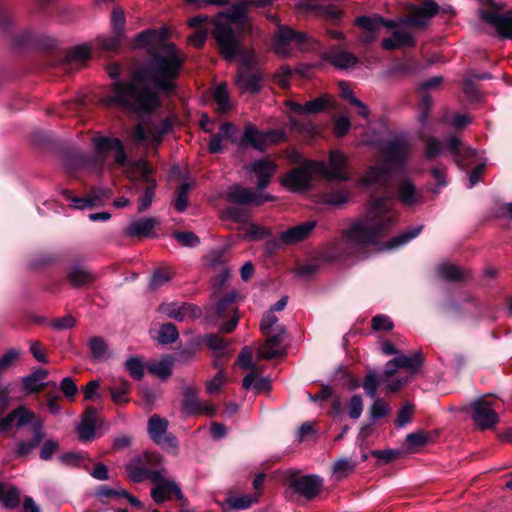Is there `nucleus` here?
<instances>
[{
  "label": "nucleus",
  "mask_w": 512,
  "mask_h": 512,
  "mask_svg": "<svg viewBox=\"0 0 512 512\" xmlns=\"http://www.w3.org/2000/svg\"><path fill=\"white\" fill-rule=\"evenodd\" d=\"M169 422L157 414H153L147 424V432L151 440L161 448L176 452L178 441L174 435L168 432Z\"/></svg>",
  "instance_id": "obj_13"
},
{
  "label": "nucleus",
  "mask_w": 512,
  "mask_h": 512,
  "mask_svg": "<svg viewBox=\"0 0 512 512\" xmlns=\"http://www.w3.org/2000/svg\"><path fill=\"white\" fill-rule=\"evenodd\" d=\"M166 468L160 466L153 474L154 487L151 489V497L157 503L161 504L171 498L174 494L178 500H183L184 495L179 485L172 479L166 477Z\"/></svg>",
  "instance_id": "obj_11"
},
{
  "label": "nucleus",
  "mask_w": 512,
  "mask_h": 512,
  "mask_svg": "<svg viewBox=\"0 0 512 512\" xmlns=\"http://www.w3.org/2000/svg\"><path fill=\"white\" fill-rule=\"evenodd\" d=\"M166 27L146 29L137 34V46L148 50L145 66L136 71L127 81L117 80L121 74L120 65L108 66V74L116 81L112 84L111 95L104 98L106 105H117L136 114H148L160 105L158 91L165 94L175 92L174 80L183 66V57L177 47L169 42Z\"/></svg>",
  "instance_id": "obj_1"
},
{
  "label": "nucleus",
  "mask_w": 512,
  "mask_h": 512,
  "mask_svg": "<svg viewBox=\"0 0 512 512\" xmlns=\"http://www.w3.org/2000/svg\"><path fill=\"white\" fill-rule=\"evenodd\" d=\"M67 279L75 287H83L93 283L96 275L85 265L73 263L67 271Z\"/></svg>",
  "instance_id": "obj_25"
},
{
  "label": "nucleus",
  "mask_w": 512,
  "mask_h": 512,
  "mask_svg": "<svg viewBox=\"0 0 512 512\" xmlns=\"http://www.w3.org/2000/svg\"><path fill=\"white\" fill-rule=\"evenodd\" d=\"M30 425L33 433V439L29 442L21 441L17 444L15 453L18 457L28 455L36 446L40 444L44 437L43 421L36 416L34 412L24 406H19L4 418L0 419V433L7 431L15 426L21 428Z\"/></svg>",
  "instance_id": "obj_4"
},
{
  "label": "nucleus",
  "mask_w": 512,
  "mask_h": 512,
  "mask_svg": "<svg viewBox=\"0 0 512 512\" xmlns=\"http://www.w3.org/2000/svg\"><path fill=\"white\" fill-rule=\"evenodd\" d=\"M162 457L157 453H145L142 458L134 459L126 464L125 469L129 479L140 483L147 479L153 480L156 469L162 466Z\"/></svg>",
  "instance_id": "obj_10"
},
{
  "label": "nucleus",
  "mask_w": 512,
  "mask_h": 512,
  "mask_svg": "<svg viewBox=\"0 0 512 512\" xmlns=\"http://www.w3.org/2000/svg\"><path fill=\"white\" fill-rule=\"evenodd\" d=\"M445 146L444 144L435 137H429L426 139V151H425V158L428 160H432L435 157L439 156Z\"/></svg>",
  "instance_id": "obj_58"
},
{
  "label": "nucleus",
  "mask_w": 512,
  "mask_h": 512,
  "mask_svg": "<svg viewBox=\"0 0 512 512\" xmlns=\"http://www.w3.org/2000/svg\"><path fill=\"white\" fill-rule=\"evenodd\" d=\"M245 389L253 388L256 392L268 391L270 389V379L267 377H258L255 373H248L243 379Z\"/></svg>",
  "instance_id": "obj_45"
},
{
  "label": "nucleus",
  "mask_w": 512,
  "mask_h": 512,
  "mask_svg": "<svg viewBox=\"0 0 512 512\" xmlns=\"http://www.w3.org/2000/svg\"><path fill=\"white\" fill-rule=\"evenodd\" d=\"M124 369L132 379L140 381L145 376L147 363L139 356H130L124 363Z\"/></svg>",
  "instance_id": "obj_41"
},
{
  "label": "nucleus",
  "mask_w": 512,
  "mask_h": 512,
  "mask_svg": "<svg viewBox=\"0 0 512 512\" xmlns=\"http://www.w3.org/2000/svg\"><path fill=\"white\" fill-rule=\"evenodd\" d=\"M381 381H384V379L376 371H371L365 376L362 387L371 399L376 398L377 389Z\"/></svg>",
  "instance_id": "obj_50"
},
{
  "label": "nucleus",
  "mask_w": 512,
  "mask_h": 512,
  "mask_svg": "<svg viewBox=\"0 0 512 512\" xmlns=\"http://www.w3.org/2000/svg\"><path fill=\"white\" fill-rule=\"evenodd\" d=\"M396 220L397 212L391 196L372 198L365 216L354 222L335 244L336 256L365 258L367 248L385 236Z\"/></svg>",
  "instance_id": "obj_2"
},
{
  "label": "nucleus",
  "mask_w": 512,
  "mask_h": 512,
  "mask_svg": "<svg viewBox=\"0 0 512 512\" xmlns=\"http://www.w3.org/2000/svg\"><path fill=\"white\" fill-rule=\"evenodd\" d=\"M88 346L95 360H102L108 357V345L103 337H91L88 341Z\"/></svg>",
  "instance_id": "obj_48"
},
{
  "label": "nucleus",
  "mask_w": 512,
  "mask_h": 512,
  "mask_svg": "<svg viewBox=\"0 0 512 512\" xmlns=\"http://www.w3.org/2000/svg\"><path fill=\"white\" fill-rule=\"evenodd\" d=\"M131 388L130 383L124 378H118L113 381V386L109 388L111 398L117 405L126 404L129 402L127 394Z\"/></svg>",
  "instance_id": "obj_39"
},
{
  "label": "nucleus",
  "mask_w": 512,
  "mask_h": 512,
  "mask_svg": "<svg viewBox=\"0 0 512 512\" xmlns=\"http://www.w3.org/2000/svg\"><path fill=\"white\" fill-rule=\"evenodd\" d=\"M314 174L317 175L310 168V161H307L303 166L290 171L283 179L282 184L295 192L306 191L311 187Z\"/></svg>",
  "instance_id": "obj_18"
},
{
  "label": "nucleus",
  "mask_w": 512,
  "mask_h": 512,
  "mask_svg": "<svg viewBox=\"0 0 512 512\" xmlns=\"http://www.w3.org/2000/svg\"><path fill=\"white\" fill-rule=\"evenodd\" d=\"M95 415L93 408L88 409L82 422L76 427L78 437L83 442L91 441L95 437Z\"/></svg>",
  "instance_id": "obj_34"
},
{
  "label": "nucleus",
  "mask_w": 512,
  "mask_h": 512,
  "mask_svg": "<svg viewBox=\"0 0 512 512\" xmlns=\"http://www.w3.org/2000/svg\"><path fill=\"white\" fill-rule=\"evenodd\" d=\"M227 200L239 205L260 206L265 202L273 201L274 197L268 193L255 192L241 185H232L227 190Z\"/></svg>",
  "instance_id": "obj_15"
},
{
  "label": "nucleus",
  "mask_w": 512,
  "mask_h": 512,
  "mask_svg": "<svg viewBox=\"0 0 512 512\" xmlns=\"http://www.w3.org/2000/svg\"><path fill=\"white\" fill-rule=\"evenodd\" d=\"M257 501V497L251 495H234L227 498L226 503L232 510H245Z\"/></svg>",
  "instance_id": "obj_51"
},
{
  "label": "nucleus",
  "mask_w": 512,
  "mask_h": 512,
  "mask_svg": "<svg viewBox=\"0 0 512 512\" xmlns=\"http://www.w3.org/2000/svg\"><path fill=\"white\" fill-rule=\"evenodd\" d=\"M205 342L208 348L213 350L217 356L221 355L227 346L226 341L216 334L208 335L205 338Z\"/></svg>",
  "instance_id": "obj_63"
},
{
  "label": "nucleus",
  "mask_w": 512,
  "mask_h": 512,
  "mask_svg": "<svg viewBox=\"0 0 512 512\" xmlns=\"http://www.w3.org/2000/svg\"><path fill=\"white\" fill-rule=\"evenodd\" d=\"M48 372L45 369H37L28 376L23 377V389L27 393L39 392L43 386V380L47 377Z\"/></svg>",
  "instance_id": "obj_40"
},
{
  "label": "nucleus",
  "mask_w": 512,
  "mask_h": 512,
  "mask_svg": "<svg viewBox=\"0 0 512 512\" xmlns=\"http://www.w3.org/2000/svg\"><path fill=\"white\" fill-rule=\"evenodd\" d=\"M91 49L87 44H81L74 47L67 55V61L73 63H82L90 58Z\"/></svg>",
  "instance_id": "obj_55"
},
{
  "label": "nucleus",
  "mask_w": 512,
  "mask_h": 512,
  "mask_svg": "<svg viewBox=\"0 0 512 512\" xmlns=\"http://www.w3.org/2000/svg\"><path fill=\"white\" fill-rule=\"evenodd\" d=\"M214 100L217 104V109L221 113H227L232 109L230 95L225 83L219 84L214 90Z\"/></svg>",
  "instance_id": "obj_44"
},
{
  "label": "nucleus",
  "mask_w": 512,
  "mask_h": 512,
  "mask_svg": "<svg viewBox=\"0 0 512 512\" xmlns=\"http://www.w3.org/2000/svg\"><path fill=\"white\" fill-rule=\"evenodd\" d=\"M20 351L15 348H11L7 350L1 357H0V375L9 369L12 364L19 358ZM15 384L13 383H7L0 385V412H3L8 407L10 401H11V394L14 391Z\"/></svg>",
  "instance_id": "obj_19"
},
{
  "label": "nucleus",
  "mask_w": 512,
  "mask_h": 512,
  "mask_svg": "<svg viewBox=\"0 0 512 512\" xmlns=\"http://www.w3.org/2000/svg\"><path fill=\"white\" fill-rule=\"evenodd\" d=\"M437 274L447 281L465 280L468 272L460 266L451 263H441L436 268Z\"/></svg>",
  "instance_id": "obj_38"
},
{
  "label": "nucleus",
  "mask_w": 512,
  "mask_h": 512,
  "mask_svg": "<svg viewBox=\"0 0 512 512\" xmlns=\"http://www.w3.org/2000/svg\"><path fill=\"white\" fill-rule=\"evenodd\" d=\"M502 6L492 3V9L479 10L480 18L495 29L496 34L512 40V9L501 12Z\"/></svg>",
  "instance_id": "obj_12"
},
{
  "label": "nucleus",
  "mask_w": 512,
  "mask_h": 512,
  "mask_svg": "<svg viewBox=\"0 0 512 512\" xmlns=\"http://www.w3.org/2000/svg\"><path fill=\"white\" fill-rule=\"evenodd\" d=\"M263 74L260 70L240 69L235 82L243 93L257 94L261 91Z\"/></svg>",
  "instance_id": "obj_23"
},
{
  "label": "nucleus",
  "mask_w": 512,
  "mask_h": 512,
  "mask_svg": "<svg viewBox=\"0 0 512 512\" xmlns=\"http://www.w3.org/2000/svg\"><path fill=\"white\" fill-rule=\"evenodd\" d=\"M325 59L337 69H348L358 63V58L351 52L337 46L332 47L326 54Z\"/></svg>",
  "instance_id": "obj_26"
},
{
  "label": "nucleus",
  "mask_w": 512,
  "mask_h": 512,
  "mask_svg": "<svg viewBox=\"0 0 512 512\" xmlns=\"http://www.w3.org/2000/svg\"><path fill=\"white\" fill-rule=\"evenodd\" d=\"M172 278V273L168 268L156 269L149 281V288L156 290L163 285L167 284Z\"/></svg>",
  "instance_id": "obj_53"
},
{
  "label": "nucleus",
  "mask_w": 512,
  "mask_h": 512,
  "mask_svg": "<svg viewBox=\"0 0 512 512\" xmlns=\"http://www.w3.org/2000/svg\"><path fill=\"white\" fill-rule=\"evenodd\" d=\"M158 220L155 217H146L133 220L125 229V234L130 237H148L152 234Z\"/></svg>",
  "instance_id": "obj_29"
},
{
  "label": "nucleus",
  "mask_w": 512,
  "mask_h": 512,
  "mask_svg": "<svg viewBox=\"0 0 512 512\" xmlns=\"http://www.w3.org/2000/svg\"><path fill=\"white\" fill-rule=\"evenodd\" d=\"M397 196L399 201L404 206L408 207L415 206L422 201L421 193L409 179H404L399 183L397 187Z\"/></svg>",
  "instance_id": "obj_28"
},
{
  "label": "nucleus",
  "mask_w": 512,
  "mask_h": 512,
  "mask_svg": "<svg viewBox=\"0 0 512 512\" xmlns=\"http://www.w3.org/2000/svg\"><path fill=\"white\" fill-rule=\"evenodd\" d=\"M438 12V5L434 1H425L422 5L414 8L412 15L406 18H401L398 22L388 20L378 14H373L378 27H386L389 29H399V25L408 26H424L428 20Z\"/></svg>",
  "instance_id": "obj_7"
},
{
  "label": "nucleus",
  "mask_w": 512,
  "mask_h": 512,
  "mask_svg": "<svg viewBox=\"0 0 512 512\" xmlns=\"http://www.w3.org/2000/svg\"><path fill=\"white\" fill-rule=\"evenodd\" d=\"M190 184L187 182L182 183L176 191L175 209L178 212H184L188 206V193Z\"/></svg>",
  "instance_id": "obj_57"
},
{
  "label": "nucleus",
  "mask_w": 512,
  "mask_h": 512,
  "mask_svg": "<svg viewBox=\"0 0 512 512\" xmlns=\"http://www.w3.org/2000/svg\"><path fill=\"white\" fill-rule=\"evenodd\" d=\"M357 466V462L348 458H341L333 465V475L337 480H341L352 473Z\"/></svg>",
  "instance_id": "obj_49"
},
{
  "label": "nucleus",
  "mask_w": 512,
  "mask_h": 512,
  "mask_svg": "<svg viewBox=\"0 0 512 512\" xmlns=\"http://www.w3.org/2000/svg\"><path fill=\"white\" fill-rule=\"evenodd\" d=\"M0 503L5 508H15L20 503V492L16 487L0 482Z\"/></svg>",
  "instance_id": "obj_43"
},
{
  "label": "nucleus",
  "mask_w": 512,
  "mask_h": 512,
  "mask_svg": "<svg viewBox=\"0 0 512 512\" xmlns=\"http://www.w3.org/2000/svg\"><path fill=\"white\" fill-rule=\"evenodd\" d=\"M350 191L342 188L335 191H327L322 194V202L327 205L339 206L348 202Z\"/></svg>",
  "instance_id": "obj_47"
},
{
  "label": "nucleus",
  "mask_w": 512,
  "mask_h": 512,
  "mask_svg": "<svg viewBox=\"0 0 512 512\" xmlns=\"http://www.w3.org/2000/svg\"><path fill=\"white\" fill-rule=\"evenodd\" d=\"M141 178L147 186L142 196L138 200V211L144 212L148 210L152 204L153 198L155 196L156 181L151 177L147 167H143Z\"/></svg>",
  "instance_id": "obj_32"
},
{
  "label": "nucleus",
  "mask_w": 512,
  "mask_h": 512,
  "mask_svg": "<svg viewBox=\"0 0 512 512\" xmlns=\"http://www.w3.org/2000/svg\"><path fill=\"white\" fill-rule=\"evenodd\" d=\"M379 150L388 166H393L399 172H405L410 144L404 137L395 136L382 141Z\"/></svg>",
  "instance_id": "obj_8"
},
{
  "label": "nucleus",
  "mask_w": 512,
  "mask_h": 512,
  "mask_svg": "<svg viewBox=\"0 0 512 512\" xmlns=\"http://www.w3.org/2000/svg\"><path fill=\"white\" fill-rule=\"evenodd\" d=\"M326 100L324 98H317L300 104L295 101L288 100L285 102L286 107L290 112L296 114H315L321 112L326 106Z\"/></svg>",
  "instance_id": "obj_33"
},
{
  "label": "nucleus",
  "mask_w": 512,
  "mask_h": 512,
  "mask_svg": "<svg viewBox=\"0 0 512 512\" xmlns=\"http://www.w3.org/2000/svg\"><path fill=\"white\" fill-rule=\"evenodd\" d=\"M312 45L313 40L307 34L278 24V31L273 38V49L277 55L288 56L292 46L304 51L310 49Z\"/></svg>",
  "instance_id": "obj_6"
},
{
  "label": "nucleus",
  "mask_w": 512,
  "mask_h": 512,
  "mask_svg": "<svg viewBox=\"0 0 512 512\" xmlns=\"http://www.w3.org/2000/svg\"><path fill=\"white\" fill-rule=\"evenodd\" d=\"M147 370L158 378L167 380L173 372V359L166 355L158 361H149L147 362Z\"/></svg>",
  "instance_id": "obj_36"
},
{
  "label": "nucleus",
  "mask_w": 512,
  "mask_h": 512,
  "mask_svg": "<svg viewBox=\"0 0 512 512\" xmlns=\"http://www.w3.org/2000/svg\"><path fill=\"white\" fill-rule=\"evenodd\" d=\"M422 229V225L411 227L398 236L393 237L389 242L386 243L385 250H393L407 244L416 238L421 233Z\"/></svg>",
  "instance_id": "obj_42"
},
{
  "label": "nucleus",
  "mask_w": 512,
  "mask_h": 512,
  "mask_svg": "<svg viewBox=\"0 0 512 512\" xmlns=\"http://www.w3.org/2000/svg\"><path fill=\"white\" fill-rule=\"evenodd\" d=\"M396 357L399 369H407L408 372L406 375H411V377H414L423 363V356L421 352H414L410 355H404L399 352Z\"/></svg>",
  "instance_id": "obj_37"
},
{
  "label": "nucleus",
  "mask_w": 512,
  "mask_h": 512,
  "mask_svg": "<svg viewBox=\"0 0 512 512\" xmlns=\"http://www.w3.org/2000/svg\"><path fill=\"white\" fill-rule=\"evenodd\" d=\"M390 412L388 403L382 399L375 398L370 406V417L373 421L385 417Z\"/></svg>",
  "instance_id": "obj_59"
},
{
  "label": "nucleus",
  "mask_w": 512,
  "mask_h": 512,
  "mask_svg": "<svg viewBox=\"0 0 512 512\" xmlns=\"http://www.w3.org/2000/svg\"><path fill=\"white\" fill-rule=\"evenodd\" d=\"M427 440L426 434L422 431L410 433L406 436L405 446L409 451H415L418 447L425 445Z\"/></svg>",
  "instance_id": "obj_60"
},
{
  "label": "nucleus",
  "mask_w": 512,
  "mask_h": 512,
  "mask_svg": "<svg viewBox=\"0 0 512 512\" xmlns=\"http://www.w3.org/2000/svg\"><path fill=\"white\" fill-rule=\"evenodd\" d=\"M446 148L452 154L454 161L461 168L464 166V161L473 157L476 153L474 149L465 147L456 136H451L447 139Z\"/></svg>",
  "instance_id": "obj_30"
},
{
  "label": "nucleus",
  "mask_w": 512,
  "mask_h": 512,
  "mask_svg": "<svg viewBox=\"0 0 512 512\" xmlns=\"http://www.w3.org/2000/svg\"><path fill=\"white\" fill-rule=\"evenodd\" d=\"M277 170V165L269 158H260L245 167L247 173H253L257 179V189L266 188Z\"/></svg>",
  "instance_id": "obj_20"
},
{
  "label": "nucleus",
  "mask_w": 512,
  "mask_h": 512,
  "mask_svg": "<svg viewBox=\"0 0 512 512\" xmlns=\"http://www.w3.org/2000/svg\"><path fill=\"white\" fill-rule=\"evenodd\" d=\"M223 215L225 218L230 219L236 223H243L248 219V213L241 207L231 206L224 210Z\"/></svg>",
  "instance_id": "obj_62"
},
{
  "label": "nucleus",
  "mask_w": 512,
  "mask_h": 512,
  "mask_svg": "<svg viewBox=\"0 0 512 512\" xmlns=\"http://www.w3.org/2000/svg\"><path fill=\"white\" fill-rule=\"evenodd\" d=\"M316 227V221H306L292 226L280 234V241L284 244H297L307 239Z\"/></svg>",
  "instance_id": "obj_24"
},
{
  "label": "nucleus",
  "mask_w": 512,
  "mask_h": 512,
  "mask_svg": "<svg viewBox=\"0 0 512 512\" xmlns=\"http://www.w3.org/2000/svg\"><path fill=\"white\" fill-rule=\"evenodd\" d=\"M354 24L362 29V33L359 36V41L363 45L367 46L376 41L379 35V27L373 15L359 16L355 19Z\"/></svg>",
  "instance_id": "obj_27"
},
{
  "label": "nucleus",
  "mask_w": 512,
  "mask_h": 512,
  "mask_svg": "<svg viewBox=\"0 0 512 512\" xmlns=\"http://www.w3.org/2000/svg\"><path fill=\"white\" fill-rule=\"evenodd\" d=\"M125 13L120 7H114L111 15L112 32L124 36Z\"/></svg>",
  "instance_id": "obj_56"
},
{
  "label": "nucleus",
  "mask_w": 512,
  "mask_h": 512,
  "mask_svg": "<svg viewBox=\"0 0 512 512\" xmlns=\"http://www.w3.org/2000/svg\"><path fill=\"white\" fill-rule=\"evenodd\" d=\"M390 177L391 170L388 165H371L358 180V185L385 188L390 181Z\"/></svg>",
  "instance_id": "obj_22"
},
{
  "label": "nucleus",
  "mask_w": 512,
  "mask_h": 512,
  "mask_svg": "<svg viewBox=\"0 0 512 512\" xmlns=\"http://www.w3.org/2000/svg\"><path fill=\"white\" fill-rule=\"evenodd\" d=\"M92 145L100 160H104L110 152H113L115 163L118 166L125 165L127 155L120 139L97 134L92 138Z\"/></svg>",
  "instance_id": "obj_14"
},
{
  "label": "nucleus",
  "mask_w": 512,
  "mask_h": 512,
  "mask_svg": "<svg viewBox=\"0 0 512 512\" xmlns=\"http://www.w3.org/2000/svg\"><path fill=\"white\" fill-rule=\"evenodd\" d=\"M247 8L245 0H241L220 13L215 22L213 36L226 60H233L242 54L240 38L246 27Z\"/></svg>",
  "instance_id": "obj_3"
},
{
  "label": "nucleus",
  "mask_w": 512,
  "mask_h": 512,
  "mask_svg": "<svg viewBox=\"0 0 512 512\" xmlns=\"http://www.w3.org/2000/svg\"><path fill=\"white\" fill-rule=\"evenodd\" d=\"M239 146H252L256 150H264L262 135L255 125L248 123L245 126L243 135L239 138Z\"/></svg>",
  "instance_id": "obj_35"
},
{
  "label": "nucleus",
  "mask_w": 512,
  "mask_h": 512,
  "mask_svg": "<svg viewBox=\"0 0 512 512\" xmlns=\"http://www.w3.org/2000/svg\"><path fill=\"white\" fill-rule=\"evenodd\" d=\"M392 38H385L382 41V48L393 50L396 48L412 47L415 45L414 37L405 29H395L392 32Z\"/></svg>",
  "instance_id": "obj_31"
},
{
  "label": "nucleus",
  "mask_w": 512,
  "mask_h": 512,
  "mask_svg": "<svg viewBox=\"0 0 512 512\" xmlns=\"http://www.w3.org/2000/svg\"><path fill=\"white\" fill-rule=\"evenodd\" d=\"M183 409L187 414H195L202 409L194 387L188 386L184 389Z\"/></svg>",
  "instance_id": "obj_46"
},
{
  "label": "nucleus",
  "mask_w": 512,
  "mask_h": 512,
  "mask_svg": "<svg viewBox=\"0 0 512 512\" xmlns=\"http://www.w3.org/2000/svg\"><path fill=\"white\" fill-rule=\"evenodd\" d=\"M470 407L471 418L479 429H489L498 423V414L490 401L477 399L471 403Z\"/></svg>",
  "instance_id": "obj_16"
},
{
  "label": "nucleus",
  "mask_w": 512,
  "mask_h": 512,
  "mask_svg": "<svg viewBox=\"0 0 512 512\" xmlns=\"http://www.w3.org/2000/svg\"><path fill=\"white\" fill-rule=\"evenodd\" d=\"M179 337L176 326L172 323H166L161 325L158 334V341L161 344H171L175 342Z\"/></svg>",
  "instance_id": "obj_54"
},
{
  "label": "nucleus",
  "mask_w": 512,
  "mask_h": 512,
  "mask_svg": "<svg viewBox=\"0 0 512 512\" xmlns=\"http://www.w3.org/2000/svg\"><path fill=\"white\" fill-rule=\"evenodd\" d=\"M174 237L180 244L190 248L196 247L200 243L198 236L190 231L176 232Z\"/></svg>",
  "instance_id": "obj_64"
},
{
  "label": "nucleus",
  "mask_w": 512,
  "mask_h": 512,
  "mask_svg": "<svg viewBox=\"0 0 512 512\" xmlns=\"http://www.w3.org/2000/svg\"><path fill=\"white\" fill-rule=\"evenodd\" d=\"M288 302V297H281L270 310L267 311L261 320L260 328L262 333L266 336V342L260 349V356L265 359H273L281 352L279 350L280 344L285 338V328L278 323V318L274 312L282 311Z\"/></svg>",
  "instance_id": "obj_5"
},
{
  "label": "nucleus",
  "mask_w": 512,
  "mask_h": 512,
  "mask_svg": "<svg viewBox=\"0 0 512 512\" xmlns=\"http://www.w3.org/2000/svg\"><path fill=\"white\" fill-rule=\"evenodd\" d=\"M289 486L306 499L315 498L323 487V480L318 475H302L290 478Z\"/></svg>",
  "instance_id": "obj_17"
},
{
  "label": "nucleus",
  "mask_w": 512,
  "mask_h": 512,
  "mask_svg": "<svg viewBox=\"0 0 512 512\" xmlns=\"http://www.w3.org/2000/svg\"><path fill=\"white\" fill-rule=\"evenodd\" d=\"M431 174L436 180V187L432 190V192L437 194L443 187L447 185L446 167L442 164H437L432 167Z\"/></svg>",
  "instance_id": "obj_61"
},
{
  "label": "nucleus",
  "mask_w": 512,
  "mask_h": 512,
  "mask_svg": "<svg viewBox=\"0 0 512 512\" xmlns=\"http://www.w3.org/2000/svg\"><path fill=\"white\" fill-rule=\"evenodd\" d=\"M238 299H240V294L236 290H232L220 298L215 305L217 316L222 317Z\"/></svg>",
  "instance_id": "obj_52"
},
{
  "label": "nucleus",
  "mask_w": 512,
  "mask_h": 512,
  "mask_svg": "<svg viewBox=\"0 0 512 512\" xmlns=\"http://www.w3.org/2000/svg\"><path fill=\"white\" fill-rule=\"evenodd\" d=\"M158 310L167 317L180 322L201 316V309L190 303H165L161 304Z\"/></svg>",
  "instance_id": "obj_21"
},
{
  "label": "nucleus",
  "mask_w": 512,
  "mask_h": 512,
  "mask_svg": "<svg viewBox=\"0 0 512 512\" xmlns=\"http://www.w3.org/2000/svg\"><path fill=\"white\" fill-rule=\"evenodd\" d=\"M347 157L338 150H333L329 154V162L310 160V168L317 175L328 180L346 182L350 180V175L346 171Z\"/></svg>",
  "instance_id": "obj_9"
}]
</instances>
